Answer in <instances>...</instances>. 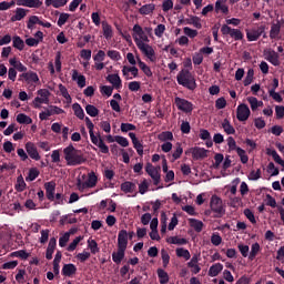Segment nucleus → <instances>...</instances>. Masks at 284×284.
I'll return each mask as SVG.
<instances>
[{
    "label": "nucleus",
    "instance_id": "nucleus-1",
    "mask_svg": "<svg viewBox=\"0 0 284 284\" xmlns=\"http://www.w3.org/2000/svg\"><path fill=\"white\" fill-rule=\"evenodd\" d=\"M84 122H87V129H89V136H91V143H93V145L100 148V152L104 153V154H109L110 153V149L109 146L105 144L103 138L98 134H94V124L92 123V121L90 120V118H84Z\"/></svg>",
    "mask_w": 284,
    "mask_h": 284
},
{
    "label": "nucleus",
    "instance_id": "nucleus-2",
    "mask_svg": "<svg viewBox=\"0 0 284 284\" xmlns=\"http://www.w3.org/2000/svg\"><path fill=\"white\" fill-rule=\"evenodd\" d=\"M64 159L68 161V165L75 166L84 163L87 160L80 150H77L72 144L63 150Z\"/></svg>",
    "mask_w": 284,
    "mask_h": 284
},
{
    "label": "nucleus",
    "instance_id": "nucleus-3",
    "mask_svg": "<svg viewBox=\"0 0 284 284\" xmlns=\"http://www.w3.org/2000/svg\"><path fill=\"white\" fill-rule=\"evenodd\" d=\"M178 84L186 88L187 90L194 91L197 88L194 75L189 70H181L176 75Z\"/></svg>",
    "mask_w": 284,
    "mask_h": 284
},
{
    "label": "nucleus",
    "instance_id": "nucleus-4",
    "mask_svg": "<svg viewBox=\"0 0 284 284\" xmlns=\"http://www.w3.org/2000/svg\"><path fill=\"white\" fill-rule=\"evenodd\" d=\"M210 207H211V211L215 213L214 217L220 219L226 213L225 206L223 205V201L217 195L211 196Z\"/></svg>",
    "mask_w": 284,
    "mask_h": 284
},
{
    "label": "nucleus",
    "instance_id": "nucleus-5",
    "mask_svg": "<svg viewBox=\"0 0 284 284\" xmlns=\"http://www.w3.org/2000/svg\"><path fill=\"white\" fill-rule=\"evenodd\" d=\"M133 41H135V45H138V49H140V51H142L151 62H154L156 60L155 51L151 45L145 44L136 37H133Z\"/></svg>",
    "mask_w": 284,
    "mask_h": 284
},
{
    "label": "nucleus",
    "instance_id": "nucleus-6",
    "mask_svg": "<svg viewBox=\"0 0 284 284\" xmlns=\"http://www.w3.org/2000/svg\"><path fill=\"white\" fill-rule=\"evenodd\" d=\"M144 170L152 179L153 185H159L161 182V166L154 168L152 163H146Z\"/></svg>",
    "mask_w": 284,
    "mask_h": 284
},
{
    "label": "nucleus",
    "instance_id": "nucleus-7",
    "mask_svg": "<svg viewBox=\"0 0 284 284\" xmlns=\"http://www.w3.org/2000/svg\"><path fill=\"white\" fill-rule=\"evenodd\" d=\"M222 36H230V38L234 39L235 41H242L244 39V33L239 29H232L227 24H223L221 27Z\"/></svg>",
    "mask_w": 284,
    "mask_h": 284
},
{
    "label": "nucleus",
    "instance_id": "nucleus-8",
    "mask_svg": "<svg viewBox=\"0 0 284 284\" xmlns=\"http://www.w3.org/2000/svg\"><path fill=\"white\" fill-rule=\"evenodd\" d=\"M266 30V26H260L257 28H252L251 30L246 31V39L248 42L257 41Z\"/></svg>",
    "mask_w": 284,
    "mask_h": 284
},
{
    "label": "nucleus",
    "instance_id": "nucleus-9",
    "mask_svg": "<svg viewBox=\"0 0 284 284\" xmlns=\"http://www.w3.org/2000/svg\"><path fill=\"white\" fill-rule=\"evenodd\" d=\"M174 104L178 108V110L185 112V113H191L194 110L193 103L189 102L185 99L181 98H175L174 99Z\"/></svg>",
    "mask_w": 284,
    "mask_h": 284
},
{
    "label": "nucleus",
    "instance_id": "nucleus-10",
    "mask_svg": "<svg viewBox=\"0 0 284 284\" xmlns=\"http://www.w3.org/2000/svg\"><path fill=\"white\" fill-rule=\"evenodd\" d=\"M251 116V110L248 105L246 104H240L236 108V119L241 122H245L250 119Z\"/></svg>",
    "mask_w": 284,
    "mask_h": 284
},
{
    "label": "nucleus",
    "instance_id": "nucleus-11",
    "mask_svg": "<svg viewBox=\"0 0 284 284\" xmlns=\"http://www.w3.org/2000/svg\"><path fill=\"white\" fill-rule=\"evenodd\" d=\"M128 243H129L128 231L120 230V233H118V248L126 250Z\"/></svg>",
    "mask_w": 284,
    "mask_h": 284
},
{
    "label": "nucleus",
    "instance_id": "nucleus-12",
    "mask_svg": "<svg viewBox=\"0 0 284 284\" xmlns=\"http://www.w3.org/2000/svg\"><path fill=\"white\" fill-rule=\"evenodd\" d=\"M265 60H267L274 67L281 65L280 54L277 52H275L274 50H270V51L265 52Z\"/></svg>",
    "mask_w": 284,
    "mask_h": 284
},
{
    "label": "nucleus",
    "instance_id": "nucleus-13",
    "mask_svg": "<svg viewBox=\"0 0 284 284\" xmlns=\"http://www.w3.org/2000/svg\"><path fill=\"white\" fill-rule=\"evenodd\" d=\"M136 37L140 39V41L144 42H150L148 36L145 34V31L143 28L139 24L133 26V38Z\"/></svg>",
    "mask_w": 284,
    "mask_h": 284
},
{
    "label": "nucleus",
    "instance_id": "nucleus-14",
    "mask_svg": "<svg viewBox=\"0 0 284 284\" xmlns=\"http://www.w3.org/2000/svg\"><path fill=\"white\" fill-rule=\"evenodd\" d=\"M209 150H205L204 148H193L192 149V159L193 160H203V159H206L209 155Z\"/></svg>",
    "mask_w": 284,
    "mask_h": 284
},
{
    "label": "nucleus",
    "instance_id": "nucleus-15",
    "mask_svg": "<svg viewBox=\"0 0 284 284\" xmlns=\"http://www.w3.org/2000/svg\"><path fill=\"white\" fill-rule=\"evenodd\" d=\"M19 7L39 9L43 4L40 0H17Z\"/></svg>",
    "mask_w": 284,
    "mask_h": 284
},
{
    "label": "nucleus",
    "instance_id": "nucleus-16",
    "mask_svg": "<svg viewBox=\"0 0 284 284\" xmlns=\"http://www.w3.org/2000/svg\"><path fill=\"white\" fill-rule=\"evenodd\" d=\"M44 187H45L48 200L54 201L55 200V187H57L55 182H53V181L47 182L44 184Z\"/></svg>",
    "mask_w": 284,
    "mask_h": 284
},
{
    "label": "nucleus",
    "instance_id": "nucleus-17",
    "mask_svg": "<svg viewBox=\"0 0 284 284\" xmlns=\"http://www.w3.org/2000/svg\"><path fill=\"white\" fill-rule=\"evenodd\" d=\"M26 150L31 159H33L36 161H39L41 159V156L38 152V149L36 148V145L32 142H28L26 144Z\"/></svg>",
    "mask_w": 284,
    "mask_h": 284
},
{
    "label": "nucleus",
    "instance_id": "nucleus-18",
    "mask_svg": "<svg viewBox=\"0 0 284 284\" xmlns=\"http://www.w3.org/2000/svg\"><path fill=\"white\" fill-rule=\"evenodd\" d=\"M20 77L23 78L29 84L30 83L38 84L40 82L38 74L33 71L24 72Z\"/></svg>",
    "mask_w": 284,
    "mask_h": 284
},
{
    "label": "nucleus",
    "instance_id": "nucleus-19",
    "mask_svg": "<svg viewBox=\"0 0 284 284\" xmlns=\"http://www.w3.org/2000/svg\"><path fill=\"white\" fill-rule=\"evenodd\" d=\"M125 248L118 247V252H113V254H111L115 265H120L122 263L123 258L125 257Z\"/></svg>",
    "mask_w": 284,
    "mask_h": 284
},
{
    "label": "nucleus",
    "instance_id": "nucleus-20",
    "mask_svg": "<svg viewBox=\"0 0 284 284\" xmlns=\"http://www.w3.org/2000/svg\"><path fill=\"white\" fill-rule=\"evenodd\" d=\"M226 2L227 0H216L215 7H214L215 12L220 13L221 11L223 14H229L230 9L227 6H225Z\"/></svg>",
    "mask_w": 284,
    "mask_h": 284
},
{
    "label": "nucleus",
    "instance_id": "nucleus-21",
    "mask_svg": "<svg viewBox=\"0 0 284 284\" xmlns=\"http://www.w3.org/2000/svg\"><path fill=\"white\" fill-rule=\"evenodd\" d=\"M224 266L221 263H216L213 264L212 266H210L209 268V276H211L212 278H214L215 276H219V274H221V272H223Z\"/></svg>",
    "mask_w": 284,
    "mask_h": 284
},
{
    "label": "nucleus",
    "instance_id": "nucleus-22",
    "mask_svg": "<svg viewBox=\"0 0 284 284\" xmlns=\"http://www.w3.org/2000/svg\"><path fill=\"white\" fill-rule=\"evenodd\" d=\"M77 272H78V268L74 264H64L62 268L63 276H68L69 278H71V276H74Z\"/></svg>",
    "mask_w": 284,
    "mask_h": 284
},
{
    "label": "nucleus",
    "instance_id": "nucleus-23",
    "mask_svg": "<svg viewBox=\"0 0 284 284\" xmlns=\"http://www.w3.org/2000/svg\"><path fill=\"white\" fill-rule=\"evenodd\" d=\"M282 24L280 21H276V23H272L271 30H270V39L274 40L277 39L281 33Z\"/></svg>",
    "mask_w": 284,
    "mask_h": 284
},
{
    "label": "nucleus",
    "instance_id": "nucleus-24",
    "mask_svg": "<svg viewBox=\"0 0 284 284\" xmlns=\"http://www.w3.org/2000/svg\"><path fill=\"white\" fill-rule=\"evenodd\" d=\"M106 81L113 84V88L115 89H120L122 87V80L119 74H109V77H106Z\"/></svg>",
    "mask_w": 284,
    "mask_h": 284
},
{
    "label": "nucleus",
    "instance_id": "nucleus-25",
    "mask_svg": "<svg viewBox=\"0 0 284 284\" xmlns=\"http://www.w3.org/2000/svg\"><path fill=\"white\" fill-rule=\"evenodd\" d=\"M222 129L224 130V132L227 134V135H231V134H235L236 133V130L234 129V126L231 124L230 120L229 119H224L222 124H221Z\"/></svg>",
    "mask_w": 284,
    "mask_h": 284
},
{
    "label": "nucleus",
    "instance_id": "nucleus-26",
    "mask_svg": "<svg viewBox=\"0 0 284 284\" xmlns=\"http://www.w3.org/2000/svg\"><path fill=\"white\" fill-rule=\"evenodd\" d=\"M71 79L73 81H78V87L84 88L87 85V79L84 75H79V72L77 70H73V75H71Z\"/></svg>",
    "mask_w": 284,
    "mask_h": 284
},
{
    "label": "nucleus",
    "instance_id": "nucleus-27",
    "mask_svg": "<svg viewBox=\"0 0 284 284\" xmlns=\"http://www.w3.org/2000/svg\"><path fill=\"white\" fill-rule=\"evenodd\" d=\"M158 278L160 284H168L170 281L168 272H165L163 268L156 270Z\"/></svg>",
    "mask_w": 284,
    "mask_h": 284
},
{
    "label": "nucleus",
    "instance_id": "nucleus-28",
    "mask_svg": "<svg viewBox=\"0 0 284 284\" xmlns=\"http://www.w3.org/2000/svg\"><path fill=\"white\" fill-rule=\"evenodd\" d=\"M68 0H45V6L47 7H53L55 9H60L64 6H67Z\"/></svg>",
    "mask_w": 284,
    "mask_h": 284
},
{
    "label": "nucleus",
    "instance_id": "nucleus-29",
    "mask_svg": "<svg viewBox=\"0 0 284 284\" xmlns=\"http://www.w3.org/2000/svg\"><path fill=\"white\" fill-rule=\"evenodd\" d=\"M136 189V185L133 182L126 181L120 185V190L124 193H133Z\"/></svg>",
    "mask_w": 284,
    "mask_h": 284
},
{
    "label": "nucleus",
    "instance_id": "nucleus-30",
    "mask_svg": "<svg viewBox=\"0 0 284 284\" xmlns=\"http://www.w3.org/2000/svg\"><path fill=\"white\" fill-rule=\"evenodd\" d=\"M189 224L195 232L200 233L203 230L204 223L200 220L189 219Z\"/></svg>",
    "mask_w": 284,
    "mask_h": 284
},
{
    "label": "nucleus",
    "instance_id": "nucleus-31",
    "mask_svg": "<svg viewBox=\"0 0 284 284\" xmlns=\"http://www.w3.org/2000/svg\"><path fill=\"white\" fill-rule=\"evenodd\" d=\"M261 252V245L260 243L255 242L251 245V252L248 254V260L253 261L257 256V254Z\"/></svg>",
    "mask_w": 284,
    "mask_h": 284
},
{
    "label": "nucleus",
    "instance_id": "nucleus-32",
    "mask_svg": "<svg viewBox=\"0 0 284 284\" xmlns=\"http://www.w3.org/2000/svg\"><path fill=\"white\" fill-rule=\"evenodd\" d=\"M102 34H104L106 40L111 39L113 34L112 27L105 21L102 22Z\"/></svg>",
    "mask_w": 284,
    "mask_h": 284
},
{
    "label": "nucleus",
    "instance_id": "nucleus-33",
    "mask_svg": "<svg viewBox=\"0 0 284 284\" xmlns=\"http://www.w3.org/2000/svg\"><path fill=\"white\" fill-rule=\"evenodd\" d=\"M138 67H140L141 71L144 72V75L148 78H151L153 75V72L150 67H148L144 62H142L138 58Z\"/></svg>",
    "mask_w": 284,
    "mask_h": 284
},
{
    "label": "nucleus",
    "instance_id": "nucleus-34",
    "mask_svg": "<svg viewBox=\"0 0 284 284\" xmlns=\"http://www.w3.org/2000/svg\"><path fill=\"white\" fill-rule=\"evenodd\" d=\"M154 10H155V4L153 3L144 4L142 8H140V14L148 16L153 13Z\"/></svg>",
    "mask_w": 284,
    "mask_h": 284
},
{
    "label": "nucleus",
    "instance_id": "nucleus-35",
    "mask_svg": "<svg viewBox=\"0 0 284 284\" xmlns=\"http://www.w3.org/2000/svg\"><path fill=\"white\" fill-rule=\"evenodd\" d=\"M73 113L78 119L83 120L85 118V113L82 109V106L79 103H73Z\"/></svg>",
    "mask_w": 284,
    "mask_h": 284
},
{
    "label": "nucleus",
    "instance_id": "nucleus-36",
    "mask_svg": "<svg viewBox=\"0 0 284 284\" xmlns=\"http://www.w3.org/2000/svg\"><path fill=\"white\" fill-rule=\"evenodd\" d=\"M183 154V148L181 145V143H176L175 144V150L172 153V160L171 162L176 161L178 159H180Z\"/></svg>",
    "mask_w": 284,
    "mask_h": 284
},
{
    "label": "nucleus",
    "instance_id": "nucleus-37",
    "mask_svg": "<svg viewBox=\"0 0 284 284\" xmlns=\"http://www.w3.org/2000/svg\"><path fill=\"white\" fill-rule=\"evenodd\" d=\"M175 254H176V256L183 257V258L186 260V261L191 258V253H190V251L186 250V248H183V247H178V248L175 250Z\"/></svg>",
    "mask_w": 284,
    "mask_h": 284
},
{
    "label": "nucleus",
    "instance_id": "nucleus-38",
    "mask_svg": "<svg viewBox=\"0 0 284 284\" xmlns=\"http://www.w3.org/2000/svg\"><path fill=\"white\" fill-rule=\"evenodd\" d=\"M26 16H27V11L24 9H22V8H18L16 10V16H13L11 18V21L12 22L21 21Z\"/></svg>",
    "mask_w": 284,
    "mask_h": 284
},
{
    "label": "nucleus",
    "instance_id": "nucleus-39",
    "mask_svg": "<svg viewBox=\"0 0 284 284\" xmlns=\"http://www.w3.org/2000/svg\"><path fill=\"white\" fill-rule=\"evenodd\" d=\"M173 133L170 131L162 132L158 135V140H160L161 142L173 141Z\"/></svg>",
    "mask_w": 284,
    "mask_h": 284
},
{
    "label": "nucleus",
    "instance_id": "nucleus-40",
    "mask_svg": "<svg viewBox=\"0 0 284 284\" xmlns=\"http://www.w3.org/2000/svg\"><path fill=\"white\" fill-rule=\"evenodd\" d=\"M168 243H171V244H178V245H184V244H187V240L182 237V239H179L178 236H170L168 240H166Z\"/></svg>",
    "mask_w": 284,
    "mask_h": 284
},
{
    "label": "nucleus",
    "instance_id": "nucleus-41",
    "mask_svg": "<svg viewBox=\"0 0 284 284\" xmlns=\"http://www.w3.org/2000/svg\"><path fill=\"white\" fill-rule=\"evenodd\" d=\"M254 70L253 69H248L247 73H246V77L243 81V85L244 87H248L250 84H252L253 80H254Z\"/></svg>",
    "mask_w": 284,
    "mask_h": 284
},
{
    "label": "nucleus",
    "instance_id": "nucleus-42",
    "mask_svg": "<svg viewBox=\"0 0 284 284\" xmlns=\"http://www.w3.org/2000/svg\"><path fill=\"white\" fill-rule=\"evenodd\" d=\"M14 187H16V190H17L18 192H23V191L26 190L27 183L24 182V179H23L22 175L18 176V179H17V184H16Z\"/></svg>",
    "mask_w": 284,
    "mask_h": 284
},
{
    "label": "nucleus",
    "instance_id": "nucleus-43",
    "mask_svg": "<svg viewBox=\"0 0 284 284\" xmlns=\"http://www.w3.org/2000/svg\"><path fill=\"white\" fill-rule=\"evenodd\" d=\"M87 185H89L90 189L94 187L98 183V176L94 172L89 173V179H87Z\"/></svg>",
    "mask_w": 284,
    "mask_h": 284
},
{
    "label": "nucleus",
    "instance_id": "nucleus-44",
    "mask_svg": "<svg viewBox=\"0 0 284 284\" xmlns=\"http://www.w3.org/2000/svg\"><path fill=\"white\" fill-rule=\"evenodd\" d=\"M13 47L16 49H18L19 51H22V50H24L26 44H24V41L20 37L16 36V37H13Z\"/></svg>",
    "mask_w": 284,
    "mask_h": 284
},
{
    "label": "nucleus",
    "instance_id": "nucleus-45",
    "mask_svg": "<svg viewBox=\"0 0 284 284\" xmlns=\"http://www.w3.org/2000/svg\"><path fill=\"white\" fill-rule=\"evenodd\" d=\"M10 256L11 257H20L22 260H27L30 256V254L27 251H24V250H20V251L12 252L10 254Z\"/></svg>",
    "mask_w": 284,
    "mask_h": 284
},
{
    "label": "nucleus",
    "instance_id": "nucleus-46",
    "mask_svg": "<svg viewBox=\"0 0 284 284\" xmlns=\"http://www.w3.org/2000/svg\"><path fill=\"white\" fill-rule=\"evenodd\" d=\"M17 121L20 123V124H31L32 123V119L23 113H20L18 116H17Z\"/></svg>",
    "mask_w": 284,
    "mask_h": 284
},
{
    "label": "nucleus",
    "instance_id": "nucleus-47",
    "mask_svg": "<svg viewBox=\"0 0 284 284\" xmlns=\"http://www.w3.org/2000/svg\"><path fill=\"white\" fill-rule=\"evenodd\" d=\"M84 109L87 110V114H89L91 118H95L99 115V109L94 105L89 104Z\"/></svg>",
    "mask_w": 284,
    "mask_h": 284
},
{
    "label": "nucleus",
    "instance_id": "nucleus-48",
    "mask_svg": "<svg viewBox=\"0 0 284 284\" xmlns=\"http://www.w3.org/2000/svg\"><path fill=\"white\" fill-rule=\"evenodd\" d=\"M183 33L190 39H194L199 36V32L196 30H193L189 27L183 28Z\"/></svg>",
    "mask_w": 284,
    "mask_h": 284
},
{
    "label": "nucleus",
    "instance_id": "nucleus-49",
    "mask_svg": "<svg viewBox=\"0 0 284 284\" xmlns=\"http://www.w3.org/2000/svg\"><path fill=\"white\" fill-rule=\"evenodd\" d=\"M243 214L245 215V217L252 223V224H256V219H255V215L253 213L252 210L250 209H245L243 211Z\"/></svg>",
    "mask_w": 284,
    "mask_h": 284
},
{
    "label": "nucleus",
    "instance_id": "nucleus-50",
    "mask_svg": "<svg viewBox=\"0 0 284 284\" xmlns=\"http://www.w3.org/2000/svg\"><path fill=\"white\" fill-rule=\"evenodd\" d=\"M87 243L93 254H97L98 252H100L99 245L95 240H89L87 241Z\"/></svg>",
    "mask_w": 284,
    "mask_h": 284
},
{
    "label": "nucleus",
    "instance_id": "nucleus-51",
    "mask_svg": "<svg viewBox=\"0 0 284 284\" xmlns=\"http://www.w3.org/2000/svg\"><path fill=\"white\" fill-rule=\"evenodd\" d=\"M222 242H223V239H222V236H221L219 233H213V234L211 235V243H212L214 246L221 245Z\"/></svg>",
    "mask_w": 284,
    "mask_h": 284
},
{
    "label": "nucleus",
    "instance_id": "nucleus-52",
    "mask_svg": "<svg viewBox=\"0 0 284 284\" xmlns=\"http://www.w3.org/2000/svg\"><path fill=\"white\" fill-rule=\"evenodd\" d=\"M262 178V171L261 169H257L256 171L252 170L248 174V180L257 181Z\"/></svg>",
    "mask_w": 284,
    "mask_h": 284
},
{
    "label": "nucleus",
    "instance_id": "nucleus-53",
    "mask_svg": "<svg viewBox=\"0 0 284 284\" xmlns=\"http://www.w3.org/2000/svg\"><path fill=\"white\" fill-rule=\"evenodd\" d=\"M246 100L250 103L251 110L252 111H257V109H258V100H257V98L248 97Z\"/></svg>",
    "mask_w": 284,
    "mask_h": 284
},
{
    "label": "nucleus",
    "instance_id": "nucleus-54",
    "mask_svg": "<svg viewBox=\"0 0 284 284\" xmlns=\"http://www.w3.org/2000/svg\"><path fill=\"white\" fill-rule=\"evenodd\" d=\"M36 24H42V21L37 16H32L28 22V28L33 29Z\"/></svg>",
    "mask_w": 284,
    "mask_h": 284
},
{
    "label": "nucleus",
    "instance_id": "nucleus-55",
    "mask_svg": "<svg viewBox=\"0 0 284 284\" xmlns=\"http://www.w3.org/2000/svg\"><path fill=\"white\" fill-rule=\"evenodd\" d=\"M187 24H192L196 29H202L201 19L197 17H191L190 21H187Z\"/></svg>",
    "mask_w": 284,
    "mask_h": 284
},
{
    "label": "nucleus",
    "instance_id": "nucleus-56",
    "mask_svg": "<svg viewBox=\"0 0 284 284\" xmlns=\"http://www.w3.org/2000/svg\"><path fill=\"white\" fill-rule=\"evenodd\" d=\"M39 174H40L39 170L36 169V168H32L29 171V175L27 178V181H34L39 176Z\"/></svg>",
    "mask_w": 284,
    "mask_h": 284
},
{
    "label": "nucleus",
    "instance_id": "nucleus-57",
    "mask_svg": "<svg viewBox=\"0 0 284 284\" xmlns=\"http://www.w3.org/2000/svg\"><path fill=\"white\" fill-rule=\"evenodd\" d=\"M59 89H60V92L62 94V97L68 100V102H71L72 101V98L71 95L69 94L68 92V89L63 85V84H60L59 85Z\"/></svg>",
    "mask_w": 284,
    "mask_h": 284
},
{
    "label": "nucleus",
    "instance_id": "nucleus-58",
    "mask_svg": "<svg viewBox=\"0 0 284 284\" xmlns=\"http://www.w3.org/2000/svg\"><path fill=\"white\" fill-rule=\"evenodd\" d=\"M180 130L184 134H189L191 132V124L187 121H182L180 125Z\"/></svg>",
    "mask_w": 284,
    "mask_h": 284
},
{
    "label": "nucleus",
    "instance_id": "nucleus-59",
    "mask_svg": "<svg viewBox=\"0 0 284 284\" xmlns=\"http://www.w3.org/2000/svg\"><path fill=\"white\" fill-rule=\"evenodd\" d=\"M90 256H91V253L87 251H84L83 253H78V255H75V257L80 260V263H85V261L89 260Z\"/></svg>",
    "mask_w": 284,
    "mask_h": 284
},
{
    "label": "nucleus",
    "instance_id": "nucleus-60",
    "mask_svg": "<svg viewBox=\"0 0 284 284\" xmlns=\"http://www.w3.org/2000/svg\"><path fill=\"white\" fill-rule=\"evenodd\" d=\"M69 18H70V14H68V13H61V14H60V18H59V21H58V26H59L60 28H62V27L68 22Z\"/></svg>",
    "mask_w": 284,
    "mask_h": 284
},
{
    "label": "nucleus",
    "instance_id": "nucleus-61",
    "mask_svg": "<svg viewBox=\"0 0 284 284\" xmlns=\"http://www.w3.org/2000/svg\"><path fill=\"white\" fill-rule=\"evenodd\" d=\"M120 130H122V132H129L136 130V126L131 123H122V125H120Z\"/></svg>",
    "mask_w": 284,
    "mask_h": 284
},
{
    "label": "nucleus",
    "instance_id": "nucleus-62",
    "mask_svg": "<svg viewBox=\"0 0 284 284\" xmlns=\"http://www.w3.org/2000/svg\"><path fill=\"white\" fill-rule=\"evenodd\" d=\"M69 240H70V233L67 232L63 236L60 237V240H59V245H60L61 247L67 246V243L69 242Z\"/></svg>",
    "mask_w": 284,
    "mask_h": 284
},
{
    "label": "nucleus",
    "instance_id": "nucleus-63",
    "mask_svg": "<svg viewBox=\"0 0 284 284\" xmlns=\"http://www.w3.org/2000/svg\"><path fill=\"white\" fill-rule=\"evenodd\" d=\"M138 189L140 190V194H145L149 190V182L146 180L142 181Z\"/></svg>",
    "mask_w": 284,
    "mask_h": 284
},
{
    "label": "nucleus",
    "instance_id": "nucleus-64",
    "mask_svg": "<svg viewBox=\"0 0 284 284\" xmlns=\"http://www.w3.org/2000/svg\"><path fill=\"white\" fill-rule=\"evenodd\" d=\"M105 60V52L100 50L97 55H93V61L103 62Z\"/></svg>",
    "mask_w": 284,
    "mask_h": 284
}]
</instances>
